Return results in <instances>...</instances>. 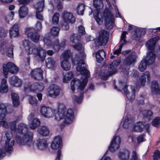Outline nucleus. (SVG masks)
Wrapping results in <instances>:
<instances>
[{"mask_svg":"<svg viewBox=\"0 0 160 160\" xmlns=\"http://www.w3.org/2000/svg\"><path fill=\"white\" fill-rule=\"evenodd\" d=\"M71 41L73 43L72 45L73 47L76 50L80 51L79 54H76L74 57L72 59L73 64H77V70L81 74L85 76L81 82L79 80L74 78L71 83V89L73 92L76 88L82 90L86 86L88 81V78L90 77V73L89 71L86 69V65L84 62V58L86 57L84 53V48L80 42V38L79 36H74L70 38Z\"/></svg>","mask_w":160,"mask_h":160,"instance_id":"1","label":"nucleus"},{"mask_svg":"<svg viewBox=\"0 0 160 160\" xmlns=\"http://www.w3.org/2000/svg\"><path fill=\"white\" fill-rule=\"evenodd\" d=\"M23 45L28 53L34 55L35 58L39 61H43L44 60L46 54L48 55L52 56L54 53L52 50L46 51L40 46L36 47L28 40L24 39L23 41Z\"/></svg>","mask_w":160,"mask_h":160,"instance_id":"2","label":"nucleus"},{"mask_svg":"<svg viewBox=\"0 0 160 160\" xmlns=\"http://www.w3.org/2000/svg\"><path fill=\"white\" fill-rule=\"evenodd\" d=\"M58 112L55 117V119L56 120H59L64 118V124H70L72 123L74 120V115L72 109H68L66 114L65 115L66 107L61 103H58Z\"/></svg>","mask_w":160,"mask_h":160,"instance_id":"3","label":"nucleus"},{"mask_svg":"<svg viewBox=\"0 0 160 160\" xmlns=\"http://www.w3.org/2000/svg\"><path fill=\"white\" fill-rule=\"evenodd\" d=\"M11 135L7 132L0 142V159L4 157L5 153H10L13 150L14 141L11 140Z\"/></svg>","mask_w":160,"mask_h":160,"instance_id":"4","label":"nucleus"},{"mask_svg":"<svg viewBox=\"0 0 160 160\" xmlns=\"http://www.w3.org/2000/svg\"><path fill=\"white\" fill-rule=\"evenodd\" d=\"M33 137L32 132H28L22 138L18 135H16L15 139L17 142L20 146L26 145L30 146L33 144Z\"/></svg>","mask_w":160,"mask_h":160,"instance_id":"5","label":"nucleus"},{"mask_svg":"<svg viewBox=\"0 0 160 160\" xmlns=\"http://www.w3.org/2000/svg\"><path fill=\"white\" fill-rule=\"evenodd\" d=\"M63 22L62 25V29L67 30L69 28V23L72 24L75 21V18L72 13L66 11H63L62 14Z\"/></svg>","mask_w":160,"mask_h":160,"instance_id":"6","label":"nucleus"},{"mask_svg":"<svg viewBox=\"0 0 160 160\" xmlns=\"http://www.w3.org/2000/svg\"><path fill=\"white\" fill-rule=\"evenodd\" d=\"M109 33L104 30H101L99 33L98 38L94 40L96 47H99L102 45H105L107 43Z\"/></svg>","mask_w":160,"mask_h":160,"instance_id":"7","label":"nucleus"},{"mask_svg":"<svg viewBox=\"0 0 160 160\" xmlns=\"http://www.w3.org/2000/svg\"><path fill=\"white\" fill-rule=\"evenodd\" d=\"M155 59V57L153 53L147 54L146 58L141 62L138 66L139 69L141 72H143L146 69L147 65L154 62Z\"/></svg>","mask_w":160,"mask_h":160,"instance_id":"8","label":"nucleus"},{"mask_svg":"<svg viewBox=\"0 0 160 160\" xmlns=\"http://www.w3.org/2000/svg\"><path fill=\"white\" fill-rule=\"evenodd\" d=\"M103 16L104 18L105 24L106 28L111 29L113 27L114 17L108 9H106L103 13Z\"/></svg>","mask_w":160,"mask_h":160,"instance_id":"9","label":"nucleus"},{"mask_svg":"<svg viewBox=\"0 0 160 160\" xmlns=\"http://www.w3.org/2000/svg\"><path fill=\"white\" fill-rule=\"evenodd\" d=\"M71 56V53L70 50L65 51L61 55V58L63 60L61 63V66L64 70L68 71L70 68L71 66L68 60Z\"/></svg>","mask_w":160,"mask_h":160,"instance_id":"10","label":"nucleus"},{"mask_svg":"<svg viewBox=\"0 0 160 160\" xmlns=\"http://www.w3.org/2000/svg\"><path fill=\"white\" fill-rule=\"evenodd\" d=\"M60 88L54 84L51 85L47 89V96L55 98L58 96L60 92Z\"/></svg>","mask_w":160,"mask_h":160,"instance_id":"11","label":"nucleus"},{"mask_svg":"<svg viewBox=\"0 0 160 160\" xmlns=\"http://www.w3.org/2000/svg\"><path fill=\"white\" fill-rule=\"evenodd\" d=\"M160 39L159 36H156L154 38L148 41L146 43V46L148 49L149 52L147 54L153 53L156 57L154 53V48L157 42Z\"/></svg>","mask_w":160,"mask_h":160,"instance_id":"12","label":"nucleus"},{"mask_svg":"<svg viewBox=\"0 0 160 160\" xmlns=\"http://www.w3.org/2000/svg\"><path fill=\"white\" fill-rule=\"evenodd\" d=\"M44 88V87L42 83H35L31 85L28 86L27 88L25 86L24 89L26 91L27 89H28L31 92L37 93L42 91Z\"/></svg>","mask_w":160,"mask_h":160,"instance_id":"13","label":"nucleus"},{"mask_svg":"<svg viewBox=\"0 0 160 160\" xmlns=\"http://www.w3.org/2000/svg\"><path fill=\"white\" fill-rule=\"evenodd\" d=\"M41 114L44 117L50 118L54 115L55 110L52 108L46 106H42L40 109Z\"/></svg>","mask_w":160,"mask_h":160,"instance_id":"14","label":"nucleus"},{"mask_svg":"<svg viewBox=\"0 0 160 160\" xmlns=\"http://www.w3.org/2000/svg\"><path fill=\"white\" fill-rule=\"evenodd\" d=\"M121 142V138L119 136H114L112 140L108 149L112 152L119 148Z\"/></svg>","mask_w":160,"mask_h":160,"instance_id":"15","label":"nucleus"},{"mask_svg":"<svg viewBox=\"0 0 160 160\" xmlns=\"http://www.w3.org/2000/svg\"><path fill=\"white\" fill-rule=\"evenodd\" d=\"M26 30L28 38L33 42H38L39 40L40 35L36 32L32 31L31 28H28Z\"/></svg>","mask_w":160,"mask_h":160,"instance_id":"16","label":"nucleus"},{"mask_svg":"<svg viewBox=\"0 0 160 160\" xmlns=\"http://www.w3.org/2000/svg\"><path fill=\"white\" fill-rule=\"evenodd\" d=\"M120 63L119 60H114L109 65L108 69V74L109 75L116 73L117 71V68Z\"/></svg>","mask_w":160,"mask_h":160,"instance_id":"17","label":"nucleus"},{"mask_svg":"<svg viewBox=\"0 0 160 160\" xmlns=\"http://www.w3.org/2000/svg\"><path fill=\"white\" fill-rule=\"evenodd\" d=\"M127 33V32L125 31H123L122 32L120 42V44L119 48L114 51L113 52V54L114 55H116L118 56L119 54H121V49L122 46L126 44L127 43V41L126 40V34Z\"/></svg>","mask_w":160,"mask_h":160,"instance_id":"18","label":"nucleus"},{"mask_svg":"<svg viewBox=\"0 0 160 160\" xmlns=\"http://www.w3.org/2000/svg\"><path fill=\"white\" fill-rule=\"evenodd\" d=\"M16 124L17 122L15 121L9 122V124H8L6 121H3L0 122V127L2 126L3 127L6 128H9L12 131L16 132H17V128L16 127Z\"/></svg>","mask_w":160,"mask_h":160,"instance_id":"19","label":"nucleus"},{"mask_svg":"<svg viewBox=\"0 0 160 160\" xmlns=\"http://www.w3.org/2000/svg\"><path fill=\"white\" fill-rule=\"evenodd\" d=\"M62 146V138L59 136L55 137L51 144L52 148L54 150H56Z\"/></svg>","mask_w":160,"mask_h":160,"instance_id":"20","label":"nucleus"},{"mask_svg":"<svg viewBox=\"0 0 160 160\" xmlns=\"http://www.w3.org/2000/svg\"><path fill=\"white\" fill-rule=\"evenodd\" d=\"M43 72L40 68H37L32 71L31 75L34 79L38 80L42 79L43 78Z\"/></svg>","mask_w":160,"mask_h":160,"instance_id":"21","label":"nucleus"},{"mask_svg":"<svg viewBox=\"0 0 160 160\" xmlns=\"http://www.w3.org/2000/svg\"><path fill=\"white\" fill-rule=\"evenodd\" d=\"M136 55L134 52H132L124 59V63L129 65L133 64L136 61Z\"/></svg>","mask_w":160,"mask_h":160,"instance_id":"22","label":"nucleus"},{"mask_svg":"<svg viewBox=\"0 0 160 160\" xmlns=\"http://www.w3.org/2000/svg\"><path fill=\"white\" fill-rule=\"evenodd\" d=\"M151 90L153 94H158L160 97V85L157 81H153L152 82Z\"/></svg>","mask_w":160,"mask_h":160,"instance_id":"23","label":"nucleus"},{"mask_svg":"<svg viewBox=\"0 0 160 160\" xmlns=\"http://www.w3.org/2000/svg\"><path fill=\"white\" fill-rule=\"evenodd\" d=\"M37 147L40 150H43L48 147L47 141L44 139L39 138L37 140L36 142Z\"/></svg>","mask_w":160,"mask_h":160,"instance_id":"24","label":"nucleus"},{"mask_svg":"<svg viewBox=\"0 0 160 160\" xmlns=\"http://www.w3.org/2000/svg\"><path fill=\"white\" fill-rule=\"evenodd\" d=\"M102 0H93V4L95 8L97 9L96 11L103 8V4ZM105 0L107 3L109 7L111 6V4L108 0Z\"/></svg>","mask_w":160,"mask_h":160,"instance_id":"25","label":"nucleus"},{"mask_svg":"<svg viewBox=\"0 0 160 160\" xmlns=\"http://www.w3.org/2000/svg\"><path fill=\"white\" fill-rule=\"evenodd\" d=\"M10 37H15L19 35L18 25L16 24L10 28L9 31Z\"/></svg>","mask_w":160,"mask_h":160,"instance_id":"26","label":"nucleus"},{"mask_svg":"<svg viewBox=\"0 0 160 160\" xmlns=\"http://www.w3.org/2000/svg\"><path fill=\"white\" fill-rule=\"evenodd\" d=\"M10 83L14 86L20 87L22 85V82L17 76H14L11 78Z\"/></svg>","mask_w":160,"mask_h":160,"instance_id":"27","label":"nucleus"},{"mask_svg":"<svg viewBox=\"0 0 160 160\" xmlns=\"http://www.w3.org/2000/svg\"><path fill=\"white\" fill-rule=\"evenodd\" d=\"M8 90V88L7 83V80L5 78L2 79L0 87V92L2 93L7 92Z\"/></svg>","mask_w":160,"mask_h":160,"instance_id":"28","label":"nucleus"},{"mask_svg":"<svg viewBox=\"0 0 160 160\" xmlns=\"http://www.w3.org/2000/svg\"><path fill=\"white\" fill-rule=\"evenodd\" d=\"M28 12V8L25 5H23L21 6L18 10L19 15L21 18L25 17L27 15Z\"/></svg>","mask_w":160,"mask_h":160,"instance_id":"29","label":"nucleus"},{"mask_svg":"<svg viewBox=\"0 0 160 160\" xmlns=\"http://www.w3.org/2000/svg\"><path fill=\"white\" fill-rule=\"evenodd\" d=\"M150 73L148 72H145L142 73V75L140 78V84L142 86H144L145 85L146 78L148 80H150Z\"/></svg>","mask_w":160,"mask_h":160,"instance_id":"30","label":"nucleus"},{"mask_svg":"<svg viewBox=\"0 0 160 160\" xmlns=\"http://www.w3.org/2000/svg\"><path fill=\"white\" fill-rule=\"evenodd\" d=\"M106 56L105 52L103 50H100L96 53V57L97 61L101 63L103 60Z\"/></svg>","mask_w":160,"mask_h":160,"instance_id":"31","label":"nucleus"},{"mask_svg":"<svg viewBox=\"0 0 160 160\" xmlns=\"http://www.w3.org/2000/svg\"><path fill=\"white\" fill-rule=\"evenodd\" d=\"M38 131L41 135L44 136H47L49 133L48 128L45 126L40 127L38 128Z\"/></svg>","mask_w":160,"mask_h":160,"instance_id":"32","label":"nucleus"},{"mask_svg":"<svg viewBox=\"0 0 160 160\" xmlns=\"http://www.w3.org/2000/svg\"><path fill=\"white\" fill-rule=\"evenodd\" d=\"M11 97L12 103L14 107H17L20 103L19 98L18 94L14 92H12Z\"/></svg>","mask_w":160,"mask_h":160,"instance_id":"33","label":"nucleus"},{"mask_svg":"<svg viewBox=\"0 0 160 160\" xmlns=\"http://www.w3.org/2000/svg\"><path fill=\"white\" fill-rule=\"evenodd\" d=\"M46 67L48 68H52L56 66V62L51 57L48 58L46 60Z\"/></svg>","mask_w":160,"mask_h":160,"instance_id":"34","label":"nucleus"},{"mask_svg":"<svg viewBox=\"0 0 160 160\" xmlns=\"http://www.w3.org/2000/svg\"><path fill=\"white\" fill-rule=\"evenodd\" d=\"M129 154L130 152L128 150H125L119 152L118 157L122 160H126L129 158Z\"/></svg>","mask_w":160,"mask_h":160,"instance_id":"35","label":"nucleus"},{"mask_svg":"<svg viewBox=\"0 0 160 160\" xmlns=\"http://www.w3.org/2000/svg\"><path fill=\"white\" fill-rule=\"evenodd\" d=\"M7 110L6 107L4 104L0 103V119H3L6 116Z\"/></svg>","mask_w":160,"mask_h":160,"instance_id":"36","label":"nucleus"},{"mask_svg":"<svg viewBox=\"0 0 160 160\" xmlns=\"http://www.w3.org/2000/svg\"><path fill=\"white\" fill-rule=\"evenodd\" d=\"M132 92H128L125 95L127 98L129 100H133L135 98V88L133 86H131Z\"/></svg>","mask_w":160,"mask_h":160,"instance_id":"37","label":"nucleus"},{"mask_svg":"<svg viewBox=\"0 0 160 160\" xmlns=\"http://www.w3.org/2000/svg\"><path fill=\"white\" fill-rule=\"evenodd\" d=\"M27 128L26 125L23 123H21L18 125V128H17V132H16L21 133L27 131Z\"/></svg>","mask_w":160,"mask_h":160,"instance_id":"38","label":"nucleus"},{"mask_svg":"<svg viewBox=\"0 0 160 160\" xmlns=\"http://www.w3.org/2000/svg\"><path fill=\"white\" fill-rule=\"evenodd\" d=\"M9 63H13L12 62H8L7 64H3V73L4 75V77L6 78H7V75L8 73V72L9 71V69H11L12 66H8V64H9Z\"/></svg>","mask_w":160,"mask_h":160,"instance_id":"39","label":"nucleus"},{"mask_svg":"<svg viewBox=\"0 0 160 160\" xmlns=\"http://www.w3.org/2000/svg\"><path fill=\"white\" fill-rule=\"evenodd\" d=\"M40 124V121L37 118L33 119L30 124V128L32 129H34Z\"/></svg>","mask_w":160,"mask_h":160,"instance_id":"40","label":"nucleus"},{"mask_svg":"<svg viewBox=\"0 0 160 160\" xmlns=\"http://www.w3.org/2000/svg\"><path fill=\"white\" fill-rule=\"evenodd\" d=\"M73 77V74L72 72H69L66 73L63 77V81L64 82H67L70 80Z\"/></svg>","mask_w":160,"mask_h":160,"instance_id":"41","label":"nucleus"},{"mask_svg":"<svg viewBox=\"0 0 160 160\" xmlns=\"http://www.w3.org/2000/svg\"><path fill=\"white\" fill-rule=\"evenodd\" d=\"M66 43L65 41L62 42L60 44L58 41H57L53 45V47L56 50H59L62 48H64L65 46Z\"/></svg>","mask_w":160,"mask_h":160,"instance_id":"42","label":"nucleus"},{"mask_svg":"<svg viewBox=\"0 0 160 160\" xmlns=\"http://www.w3.org/2000/svg\"><path fill=\"white\" fill-rule=\"evenodd\" d=\"M44 7V2L43 1L38 2L35 5V8L37 10L36 11L42 12Z\"/></svg>","mask_w":160,"mask_h":160,"instance_id":"43","label":"nucleus"},{"mask_svg":"<svg viewBox=\"0 0 160 160\" xmlns=\"http://www.w3.org/2000/svg\"><path fill=\"white\" fill-rule=\"evenodd\" d=\"M85 9V6L83 4H79L77 8V11L78 14L82 15Z\"/></svg>","mask_w":160,"mask_h":160,"instance_id":"44","label":"nucleus"},{"mask_svg":"<svg viewBox=\"0 0 160 160\" xmlns=\"http://www.w3.org/2000/svg\"><path fill=\"white\" fill-rule=\"evenodd\" d=\"M152 124L154 127H159L160 124V118L158 117H155L152 121Z\"/></svg>","mask_w":160,"mask_h":160,"instance_id":"45","label":"nucleus"},{"mask_svg":"<svg viewBox=\"0 0 160 160\" xmlns=\"http://www.w3.org/2000/svg\"><path fill=\"white\" fill-rule=\"evenodd\" d=\"M143 126V125L141 122H139L136 124L134 126L133 130L136 132H141L143 129L142 127Z\"/></svg>","mask_w":160,"mask_h":160,"instance_id":"46","label":"nucleus"},{"mask_svg":"<svg viewBox=\"0 0 160 160\" xmlns=\"http://www.w3.org/2000/svg\"><path fill=\"white\" fill-rule=\"evenodd\" d=\"M43 42L46 45L50 46L52 45V42L48 34H46L44 36Z\"/></svg>","mask_w":160,"mask_h":160,"instance_id":"47","label":"nucleus"},{"mask_svg":"<svg viewBox=\"0 0 160 160\" xmlns=\"http://www.w3.org/2000/svg\"><path fill=\"white\" fill-rule=\"evenodd\" d=\"M59 30V28L53 27L51 28L50 33L52 36L56 37L58 35Z\"/></svg>","mask_w":160,"mask_h":160,"instance_id":"48","label":"nucleus"},{"mask_svg":"<svg viewBox=\"0 0 160 160\" xmlns=\"http://www.w3.org/2000/svg\"><path fill=\"white\" fill-rule=\"evenodd\" d=\"M8 66H12L11 69H9V72L12 73H16L18 71V68L16 67L13 63H9Z\"/></svg>","mask_w":160,"mask_h":160,"instance_id":"49","label":"nucleus"},{"mask_svg":"<svg viewBox=\"0 0 160 160\" xmlns=\"http://www.w3.org/2000/svg\"><path fill=\"white\" fill-rule=\"evenodd\" d=\"M99 11L97 10L93 13V16L95 19L98 24L101 25L102 23V21L99 17Z\"/></svg>","mask_w":160,"mask_h":160,"instance_id":"50","label":"nucleus"},{"mask_svg":"<svg viewBox=\"0 0 160 160\" xmlns=\"http://www.w3.org/2000/svg\"><path fill=\"white\" fill-rule=\"evenodd\" d=\"M60 15L59 13L56 12L53 15L52 21L53 23L57 24L59 21Z\"/></svg>","mask_w":160,"mask_h":160,"instance_id":"51","label":"nucleus"},{"mask_svg":"<svg viewBox=\"0 0 160 160\" xmlns=\"http://www.w3.org/2000/svg\"><path fill=\"white\" fill-rule=\"evenodd\" d=\"M13 46H10V47L8 48L6 54L10 58L12 57L13 55Z\"/></svg>","mask_w":160,"mask_h":160,"instance_id":"52","label":"nucleus"},{"mask_svg":"<svg viewBox=\"0 0 160 160\" xmlns=\"http://www.w3.org/2000/svg\"><path fill=\"white\" fill-rule=\"evenodd\" d=\"M132 122V120L129 119L128 116H127L124 121L123 127L126 128L128 127L129 124Z\"/></svg>","mask_w":160,"mask_h":160,"instance_id":"53","label":"nucleus"},{"mask_svg":"<svg viewBox=\"0 0 160 160\" xmlns=\"http://www.w3.org/2000/svg\"><path fill=\"white\" fill-rule=\"evenodd\" d=\"M143 114L144 117L149 119L153 115V113L151 110H144L143 111Z\"/></svg>","mask_w":160,"mask_h":160,"instance_id":"54","label":"nucleus"},{"mask_svg":"<svg viewBox=\"0 0 160 160\" xmlns=\"http://www.w3.org/2000/svg\"><path fill=\"white\" fill-rule=\"evenodd\" d=\"M42 28V26L41 22L40 21H38L35 24L34 29L38 32L41 30Z\"/></svg>","mask_w":160,"mask_h":160,"instance_id":"55","label":"nucleus"},{"mask_svg":"<svg viewBox=\"0 0 160 160\" xmlns=\"http://www.w3.org/2000/svg\"><path fill=\"white\" fill-rule=\"evenodd\" d=\"M30 104L32 105H36L37 101L35 98L32 96H30L28 99Z\"/></svg>","mask_w":160,"mask_h":160,"instance_id":"56","label":"nucleus"},{"mask_svg":"<svg viewBox=\"0 0 160 160\" xmlns=\"http://www.w3.org/2000/svg\"><path fill=\"white\" fill-rule=\"evenodd\" d=\"M83 94L81 93L80 94V96L79 97H78L76 96H74L73 97V98L76 101V102L77 103H80L81 102H82V98L83 97Z\"/></svg>","mask_w":160,"mask_h":160,"instance_id":"57","label":"nucleus"},{"mask_svg":"<svg viewBox=\"0 0 160 160\" xmlns=\"http://www.w3.org/2000/svg\"><path fill=\"white\" fill-rule=\"evenodd\" d=\"M78 32L81 35H83L86 33L85 28L82 26H80L78 27Z\"/></svg>","mask_w":160,"mask_h":160,"instance_id":"58","label":"nucleus"},{"mask_svg":"<svg viewBox=\"0 0 160 160\" xmlns=\"http://www.w3.org/2000/svg\"><path fill=\"white\" fill-rule=\"evenodd\" d=\"M41 12L36 11V16L37 18L40 21H42L43 20V16L40 13Z\"/></svg>","mask_w":160,"mask_h":160,"instance_id":"59","label":"nucleus"},{"mask_svg":"<svg viewBox=\"0 0 160 160\" xmlns=\"http://www.w3.org/2000/svg\"><path fill=\"white\" fill-rule=\"evenodd\" d=\"M160 158V151L157 150L154 153L153 155L154 160H157Z\"/></svg>","mask_w":160,"mask_h":160,"instance_id":"60","label":"nucleus"},{"mask_svg":"<svg viewBox=\"0 0 160 160\" xmlns=\"http://www.w3.org/2000/svg\"><path fill=\"white\" fill-rule=\"evenodd\" d=\"M6 33L4 29L2 28L0 29V38L6 36Z\"/></svg>","mask_w":160,"mask_h":160,"instance_id":"61","label":"nucleus"},{"mask_svg":"<svg viewBox=\"0 0 160 160\" xmlns=\"http://www.w3.org/2000/svg\"><path fill=\"white\" fill-rule=\"evenodd\" d=\"M57 8L58 11H62L63 9V6L61 2L59 1L57 2Z\"/></svg>","mask_w":160,"mask_h":160,"instance_id":"62","label":"nucleus"},{"mask_svg":"<svg viewBox=\"0 0 160 160\" xmlns=\"http://www.w3.org/2000/svg\"><path fill=\"white\" fill-rule=\"evenodd\" d=\"M139 74L138 72L135 70H132V73L131 74V76L133 77H136L138 76Z\"/></svg>","mask_w":160,"mask_h":160,"instance_id":"63","label":"nucleus"},{"mask_svg":"<svg viewBox=\"0 0 160 160\" xmlns=\"http://www.w3.org/2000/svg\"><path fill=\"white\" fill-rule=\"evenodd\" d=\"M144 135L141 134L139 135L137 138L138 141L139 142H141L143 141Z\"/></svg>","mask_w":160,"mask_h":160,"instance_id":"64","label":"nucleus"}]
</instances>
